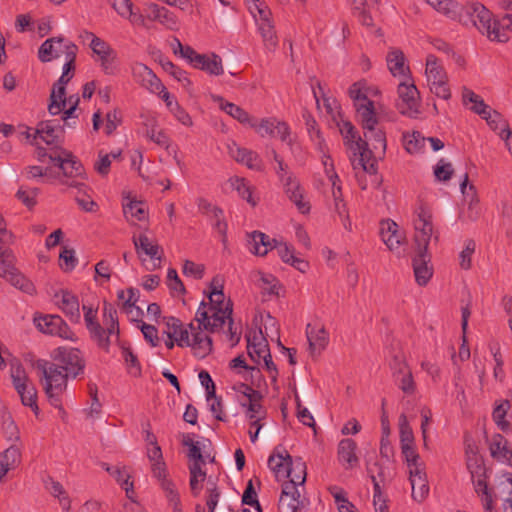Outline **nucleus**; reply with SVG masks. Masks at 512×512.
<instances>
[{
    "instance_id": "1",
    "label": "nucleus",
    "mask_w": 512,
    "mask_h": 512,
    "mask_svg": "<svg viewBox=\"0 0 512 512\" xmlns=\"http://www.w3.org/2000/svg\"><path fill=\"white\" fill-rule=\"evenodd\" d=\"M232 303L227 302L209 304L202 302L196 312L194 322L199 331L205 333L222 331L226 341L231 347L236 346L241 338L242 329L236 325L232 319Z\"/></svg>"
},
{
    "instance_id": "2",
    "label": "nucleus",
    "mask_w": 512,
    "mask_h": 512,
    "mask_svg": "<svg viewBox=\"0 0 512 512\" xmlns=\"http://www.w3.org/2000/svg\"><path fill=\"white\" fill-rule=\"evenodd\" d=\"M362 130L364 138L358 137L356 148H353L355 153H359L357 163L354 161L353 165L354 168L359 165L364 172L375 175L377 161L381 160L386 152V134L380 124Z\"/></svg>"
},
{
    "instance_id": "3",
    "label": "nucleus",
    "mask_w": 512,
    "mask_h": 512,
    "mask_svg": "<svg viewBox=\"0 0 512 512\" xmlns=\"http://www.w3.org/2000/svg\"><path fill=\"white\" fill-rule=\"evenodd\" d=\"M84 321L91 338L98 346L107 350L110 345L119 340V323L116 309L109 303H104L102 324L97 321V309L83 305Z\"/></svg>"
},
{
    "instance_id": "4",
    "label": "nucleus",
    "mask_w": 512,
    "mask_h": 512,
    "mask_svg": "<svg viewBox=\"0 0 512 512\" xmlns=\"http://www.w3.org/2000/svg\"><path fill=\"white\" fill-rule=\"evenodd\" d=\"M465 26L472 25L486 35L491 41L506 42L507 29H502V19H493L492 13L479 2H470L459 9V17L455 20Z\"/></svg>"
},
{
    "instance_id": "5",
    "label": "nucleus",
    "mask_w": 512,
    "mask_h": 512,
    "mask_svg": "<svg viewBox=\"0 0 512 512\" xmlns=\"http://www.w3.org/2000/svg\"><path fill=\"white\" fill-rule=\"evenodd\" d=\"M165 333L167 338H172L180 347H191L194 355L204 358L212 351V340L209 335L199 331L195 322L183 328L181 322L176 318H169L166 323Z\"/></svg>"
},
{
    "instance_id": "6",
    "label": "nucleus",
    "mask_w": 512,
    "mask_h": 512,
    "mask_svg": "<svg viewBox=\"0 0 512 512\" xmlns=\"http://www.w3.org/2000/svg\"><path fill=\"white\" fill-rule=\"evenodd\" d=\"M466 466L470 472L474 490L480 498L484 511L492 512V494L487 485V469L484 460L479 455L478 448L475 444H467L465 449Z\"/></svg>"
},
{
    "instance_id": "7",
    "label": "nucleus",
    "mask_w": 512,
    "mask_h": 512,
    "mask_svg": "<svg viewBox=\"0 0 512 512\" xmlns=\"http://www.w3.org/2000/svg\"><path fill=\"white\" fill-rule=\"evenodd\" d=\"M245 3L256 21L265 48L269 51H274L278 45V38L270 8L265 2L260 0H245Z\"/></svg>"
},
{
    "instance_id": "8",
    "label": "nucleus",
    "mask_w": 512,
    "mask_h": 512,
    "mask_svg": "<svg viewBox=\"0 0 512 512\" xmlns=\"http://www.w3.org/2000/svg\"><path fill=\"white\" fill-rule=\"evenodd\" d=\"M44 376V391L51 405L62 411L61 395L67 387L69 375L61 369L59 364L46 362L42 366Z\"/></svg>"
},
{
    "instance_id": "9",
    "label": "nucleus",
    "mask_w": 512,
    "mask_h": 512,
    "mask_svg": "<svg viewBox=\"0 0 512 512\" xmlns=\"http://www.w3.org/2000/svg\"><path fill=\"white\" fill-rule=\"evenodd\" d=\"M78 47L70 40L58 36L46 39L38 49L41 62L63 58L64 63H75Z\"/></svg>"
},
{
    "instance_id": "10",
    "label": "nucleus",
    "mask_w": 512,
    "mask_h": 512,
    "mask_svg": "<svg viewBox=\"0 0 512 512\" xmlns=\"http://www.w3.org/2000/svg\"><path fill=\"white\" fill-rule=\"evenodd\" d=\"M82 37L90 40L89 47L93 52L95 62L99 64L101 70L106 75L117 74L119 70L117 52L111 45L89 31H84Z\"/></svg>"
},
{
    "instance_id": "11",
    "label": "nucleus",
    "mask_w": 512,
    "mask_h": 512,
    "mask_svg": "<svg viewBox=\"0 0 512 512\" xmlns=\"http://www.w3.org/2000/svg\"><path fill=\"white\" fill-rule=\"evenodd\" d=\"M425 77L427 85L434 95L444 100L450 99L448 75L441 61L433 54H428L426 57Z\"/></svg>"
},
{
    "instance_id": "12",
    "label": "nucleus",
    "mask_w": 512,
    "mask_h": 512,
    "mask_svg": "<svg viewBox=\"0 0 512 512\" xmlns=\"http://www.w3.org/2000/svg\"><path fill=\"white\" fill-rule=\"evenodd\" d=\"M7 244H0V276L9 281L16 288L32 294L34 285L15 267L16 258Z\"/></svg>"
},
{
    "instance_id": "13",
    "label": "nucleus",
    "mask_w": 512,
    "mask_h": 512,
    "mask_svg": "<svg viewBox=\"0 0 512 512\" xmlns=\"http://www.w3.org/2000/svg\"><path fill=\"white\" fill-rule=\"evenodd\" d=\"M414 242L419 251H428V246L432 240H437L438 236L434 230L431 211L425 206H419L415 211L413 219Z\"/></svg>"
},
{
    "instance_id": "14",
    "label": "nucleus",
    "mask_w": 512,
    "mask_h": 512,
    "mask_svg": "<svg viewBox=\"0 0 512 512\" xmlns=\"http://www.w3.org/2000/svg\"><path fill=\"white\" fill-rule=\"evenodd\" d=\"M399 112L408 117H416L420 113V94L412 77L400 80L397 86Z\"/></svg>"
},
{
    "instance_id": "15",
    "label": "nucleus",
    "mask_w": 512,
    "mask_h": 512,
    "mask_svg": "<svg viewBox=\"0 0 512 512\" xmlns=\"http://www.w3.org/2000/svg\"><path fill=\"white\" fill-rule=\"evenodd\" d=\"M253 129L261 137L279 138L282 142L286 143L290 148L294 144V136L292 135L289 125L275 117L262 118L255 121Z\"/></svg>"
},
{
    "instance_id": "16",
    "label": "nucleus",
    "mask_w": 512,
    "mask_h": 512,
    "mask_svg": "<svg viewBox=\"0 0 512 512\" xmlns=\"http://www.w3.org/2000/svg\"><path fill=\"white\" fill-rule=\"evenodd\" d=\"M492 494V512H512V473H504L497 477Z\"/></svg>"
},
{
    "instance_id": "17",
    "label": "nucleus",
    "mask_w": 512,
    "mask_h": 512,
    "mask_svg": "<svg viewBox=\"0 0 512 512\" xmlns=\"http://www.w3.org/2000/svg\"><path fill=\"white\" fill-rule=\"evenodd\" d=\"M379 235L389 251L398 256L401 255L403 247L407 244V237L404 229H402L395 221L385 219L380 222Z\"/></svg>"
},
{
    "instance_id": "18",
    "label": "nucleus",
    "mask_w": 512,
    "mask_h": 512,
    "mask_svg": "<svg viewBox=\"0 0 512 512\" xmlns=\"http://www.w3.org/2000/svg\"><path fill=\"white\" fill-rule=\"evenodd\" d=\"M75 63H64L63 72L58 81L53 85L48 110L52 115H58L66 107V84L74 76Z\"/></svg>"
},
{
    "instance_id": "19",
    "label": "nucleus",
    "mask_w": 512,
    "mask_h": 512,
    "mask_svg": "<svg viewBox=\"0 0 512 512\" xmlns=\"http://www.w3.org/2000/svg\"><path fill=\"white\" fill-rule=\"evenodd\" d=\"M460 189L464 197V208L459 217L464 222H475L481 215L480 200L475 186L472 184L468 185L467 174L464 175Z\"/></svg>"
},
{
    "instance_id": "20",
    "label": "nucleus",
    "mask_w": 512,
    "mask_h": 512,
    "mask_svg": "<svg viewBox=\"0 0 512 512\" xmlns=\"http://www.w3.org/2000/svg\"><path fill=\"white\" fill-rule=\"evenodd\" d=\"M132 241L139 257H141L142 254L149 257L150 262L149 265L146 266L148 270H154L160 267L163 250L155 239L141 233L138 236H133Z\"/></svg>"
},
{
    "instance_id": "21",
    "label": "nucleus",
    "mask_w": 512,
    "mask_h": 512,
    "mask_svg": "<svg viewBox=\"0 0 512 512\" xmlns=\"http://www.w3.org/2000/svg\"><path fill=\"white\" fill-rule=\"evenodd\" d=\"M54 363L71 377H76L84 371V360L78 349L58 348L55 352Z\"/></svg>"
},
{
    "instance_id": "22",
    "label": "nucleus",
    "mask_w": 512,
    "mask_h": 512,
    "mask_svg": "<svg viewBox=\"0 0 512 512\" xmlns=\"http://www.w3.org/2000/svg\"><path fill=\"white\" fill-rule=\"evenodd\" d=\"M284 193L287 198L296 206L301 214H308L311 204L305 189L295 176H286L283 183Z\"/></svg>"
},
{
    "instance_id": "23",
    "label": "nucleus",
    "mask_w": 512,
    "mask_h": 512,
    "mask_svg": "<svg viewBox=\"0 0 512 512\" xmlns=\"http://www.w3.org/2000/svg\"><path fill=\"white\" fill-rule=\"evenodd\" d=\"M49 159L58 166L66 178H74L82 175L83 166L68 150L59 148L49 154Z\"/></svg>"
},
{
    "instance_id": "24",
    "label": "nucleus",
    "mask_w": 512,
    "mask_h": 512,
    "mask_svg": "<svg viewBox=\"0 0 512 512\" xmlns=\"http://www.w3.org/2000/svg\"><path fill=\"white\" fill-rule=\"evenodd\" d=\"M393 376L398 387L407 395L415 392L416 385L412 372L402 356H395L391 362Z\"/></svg>"
},
{
    "instance_id": "25",
    "label": "nucleus",
    "mask_w": 512,
    "mask_h": 512,
    "mask_svg": "<svg viewBox=\"0 0 512 512\" xmlns=\"http://www.w3.org/2000/svg\"><path fill=\"white\" fill-rule=\"evenodd\" d=\"M407 473L411 485V498L416 503L422 504L428 498L430 492L426 467Z\"/></svg>"
},
{
    "instance_id": "26",
    "label": "nucleus",
    "mask_w": 512,
    "mask_h": 512,
    "mask_svg": "<svg viewBox=\"0 0 512 512\" xmlns=\"http://www.w3.org/2000/svg\"><path fill=\"white\" fill-rule=\"evenodd\" d=\"M243 407H246V417L249 421V436L254 443L258 434L263 427L261 421L266 417V411L260 403V399L251 400L250 402H241Z\"/></svg>"
},
{
    "instance_id": "27",
    "label": "nucleus",
    "mask_w": 512,
    "mask_h": 512,
    "mask_svg": "<svg viewBox=\"0 0 512 512\" xmlns=\"http://www.w3.org/2000/svg\"><path fill=\"white\" fill-rule=\"evenodd\" d=\"M54 300L58 308L71 322L79 323L81 319L80 304L76 295L68 290L55 293Z\"/></svg>"
},
{
    "instance_id": "28",
    "label": "nucleus",
    "mask_w": 512,
    "mask_h": 512,
    "mask_svg": "<svg viewBox=\"0 0 512 512\" xmlns=\"http://www.w3.org/2000/svg\"><path fill=\"white\" fill-rule=\"evenodd\" d=\"M348 94L353 100L354 107H357V105L372 103L371 98L380 96L381 92L377 86L362 79L349 87Z\"/></svg>"
},
{
    "instance_id": "29",
    "label": "nucleus",
    "mask_w": 512,
    "mask_h": 512,
    "mask_svg": "<svg viewBox=\"0 0 512 512\" xmlns=\"http://www.w3.org/2000/svg\"><path fill=\"white\" fill-rule=\"evenodd\" d=\"M144 136L155 143L157 146L170 152L171 144L173 143L171 138L167 135L164 129H162L155 117L149 116L143 122Z\"/></svg>"
},
{
    "instance_id": "30",
    "label": "nucleus",
    "mask_w": 512,
    "mask_h": 512,
    "mask_svg": "<svg viewBox=\"0 0 512 512\" xmlns=\"http://www.w3.org/2000/svg\"><path fill=\"white\" fill-rule=\"evenodd\" d=\"M292 459L288 451L282 447L275 448L269 456L268 466L278 481L285 480L289 476L288 469Z\"/></svg>"
},
{
    "instance_id": "31",
    "label": "nucleus",
    "mask_w": 512,
    "mask_h": 512,
    "mask_svg": "<svg viewBox=\"0 0 512 512\" xmlns=\"http://www.w3.org/2000/svg\"><path fill=\"white\" fill-rule=\"evenodd\" d=\"M247 350L250 358L261 365V358L269 357V346L261 330H253L246 336Z\"/></svg>"
},
{
    "instance_id": "32",
    "label": "nucleus",
    "mask_w": 512,
    "mask_h": 512,
    "mask_svg": "<svg viewBox=\"0 0 512 512\" xmlns=\"http://www.w3.org/2000/svg\"><path fill=\"white\" fill-rule=\"evenodd\" d=\"M131 71L134 80L150 92L162 89V83L160 79L145 64L135 62L131 66Z\"/></svg>"
},
{
    "instance_id": "33",
    "label": "nucleus",
    "mask_w": 512,
    "mask_h": 512,
    "mask_svg": "<svg viewBox=\"0 0 512 512\" xmlns=\"http://www.w3.org/2000/svg\"><path fill=\"white\" fill-rule=\"evenodd\" d=\"M146 17L151 21H156L170 30L179 28V20L176 15L167 8L155 3H149L146 6Z\"/></svg>"
},
{
    "instance_id": "34",
    "label": "nucleus",
    "mask_w": 512,
    "mask_h": 512,
    "mask_svg": "<svg viewBox=\"0 0 512 512\" xmlns=\"http://www.w3.org/2000/svg\"><path fill=\"white\" fill-rule=\"evenodd\" d=\"M274 248L281 260L295 268L301 273H306L309 269V263L305 259L301 258L292 245L286 242H277Z\"/></svg>"
},
{
    "instance_id": "35",
    "label": "nucleus",
    "mask_w": 512,
    "mask_h": 512,
    "mask_svg": "<svg viewBox=\"0 0 512 512\" xmlns=\"http://www.w3.org/2000/svg\"><path fill=\"white\" fill-rule=\"evenodd\" d=\"M301 493L299 487L294 484H283L282 492L279 499V511L280 512H299L302 506L300 500Z\"/></svg>"
},
{
    "instance_id": "36",
    "label": "nucleus",
    "mask_w": 512,
    "mask_h": 512,
    "mask_svg": "<svg viewBox=\"0 0 512 512\" xmlns=\"http://www.w3.org/2000/svg\"><path fill=\"white\" fill-rule=\"evenodd\" d=\"M306 337L311 354H320L326 348L329 341L328 333L322 324H308L306 327Z\"/></svg>"
},
{
    "instance_id": "37",
    "label": "nucleus",
    "mask_w": 512,
    "mask_h": 512,
    "mask_svg": "<svg viewBox=\"0 0 512 512\" xmlns=\"http://www.w3.org/2000/svg\"><path fill=\"white\" fill-rule=\"evenodd\" d=\"M430 263V255L428 251L417 250L416 256L413 258V270L415 280L418 285L425 286L433 275L432 266Z\"/></svg>"
},
{
    "instance_id": "38",
    "label": "nucleus",
    "mask_w": 512,
    "mask_h": 512,
    "mask_svg": "<svg viewBox=\"0 0 512 512\" xmlns=\"http://www.w3.org/2000/svg\"><path fill=\"white\" fill-rule=\"evenodd\" d=\"M356 111V119L361 128H369L374 125L380 124L381 105H376L374 102L357 105L354 107Z\"/></svg>"
},
{
    "instance_id": "39",
    "label": "nucleus",
    "mask_w": 512,
    "mask_h": 512,
    "mask_svg": "<svg viewBox=\"0 0 512 512\" xmlns=\"http://www.w3.org/2000/svg\"><path fill=\"white\" fill-rule=\"evenodd\" d=\"M489 450L495 460L512 466V450L504 436L494 434L489 441Z\"/></svg>"
},
{
    "instance_id": "40",
    "label": "nucleus",
    "mask_w": 512,
    "mask_h": 512,
    "mask_svg": "<svg viewBox=\"0 0 512 512\" xmlns=\"http://www.w3.org/2000/svg\"><path fill=\"white\" fill-rule=\"evenodd\" d=\"M462 102L474 113L488 120L491 117V109L483 99L467 87L462 88Z\"/></svg>"
},
{
    "instance_id": "41",
    "label": "nucleus",
    "mask_w": 512,
    "mask_h": 512,
    "mask_svg": "<svg viewBox=\"0 0 512 512\" xmlns=\"http://www.w3.org/2000/svg\"><path fill=\"white\" fill-rule=\"evenodd\" d=\"M386 61L388 69L394 77H398L399 80L411 77L409 67L405 64V56L402 51L398 49L389 51Z\"/></svg>"
},
{
    "instance_id": "42",
    "label": "nucleus",
    "mask_w": 512,
    "mask_h": 512,
    "mask_svg": "<svg viewBox=\"0 0 512 512\" xmlns=\"http://www.w3.org/2000/svg\"><path fill=\"white\" fill-rule=\"evenodd\" d=\"M214 100L219 103V108L233 119L237 120L241 124L248 125L253 128V124L255 123L256 119L252 117L247 111L234 103L225 101L220 96L214 97Z\"/></svg>"
},
{
    "instance_id": "43",
    "label": "nucleus",
    "mask_w": 512,
    "mask_h": 512,
    "mask_svg": "<svg viewBox=\"0 0 512 512\" xmlns=\"http://www.w3.org/2000/svg\"><path fill=\"white\" fill-rule=\"evenodd\" d=\"M277 241L262 232L254 231L248 241L249 251L257 256H265L270 250L274 249Z\"/></svg>"
},
{
    "instance_id": "44",
    "label": "nucleus",
    "mask_w": 512,
    "mask_h": 512,
    "mask_svg": "<svg viewBox=\"0 0 512 512\" xmlns=\"http://www.w3.org/2000/svg\"><path fill=\"white\" fill-rule=\"evenodd\" d=\"M63 128L50 121L41 122L35 129L34 139L40 138L48 145L58 143L63 137Z\"/></svg>"
},
{
    "instance_id": "45",
    "label": "nucleus",
    "mask_w": 512,
    "mask_h": 512,
    "mask_svg": "<svg viewBox=\"0 0 512 512\" xmlns=\"http://www.w3.org/2000/svg\"><path fill=\"white\" fill-rule=\"evenodd\" d=\"M198 209L201 213L209 216L214 221V227L222 236L226 235L227 225L223 221V212L218 207L213 206L206 199L200 198L197 202Z\"/></svg>"
},
{
    "instance_id": "46",
    "label": "nucleus",
    "mask_w": 512,
    "mask_h": 512,
    "mask_svg": "<svg viewBox=\"0 0 512 512\" xmlns=\"http://www.w3.org/2000/svg\"><path fill=\"white\" fill-rule=\"evenodd\" d=\"M253 280L258 288L261 289L263 295H279L281 284L272 274L256 271L253 273Z\"/></svg>"
},
{
    "instance_id": "47",
    "label": "nucleus",
    "mask_w": 512,
    "mask_h": 512,
    "mask_svg": "<svg viewBox=\"0 0 512 512\" xmlns=\"http://www.w3.org/2000/svg\"><path fill=\"white\" fill-rule=\"evenodd\" d=\"M21 459V450L16 445H11L0 454V481H3L6 474L14 469Z\"/></svg>"
},
{
    "instance_id": "48",
    "label": "nucleus",
    "mask_w": 512,
    "mask_h": 512,
    "mask_svg": "<svg viewBox=\"0 0 512 512\" xmlns=\"http://www.w3.org/2000/svg\"><path fill=\"white\" fill-rule=\"evenodd\" d=\"M356 448L357 445L352 439H343L339 442L338 458L346 468H353L358 464Z\"/></svg>"
},
{
    "instance_id": "49",
    "label": "nucleus",
    "mask_w": 512,
    "mask_h": 512,
    "mask_svg": "<svg viewBox=\"0 0 512 512\" xmlns=\"http://www.w3.org/2000/svg\"><path fill=\"white\" fill-rule=\"evenodd\" d=\"M123 213L126 220L131 224L148 219V207L142 201L130 200L128 203H124Z\"/></svg>"
},
{
    "instance_id": "50",
    "label": "nucleus",
    "mask_w": 512,
    "mask_h": 512,
    "mask_svg": "<svg viewBox=\"0 0 512 512\" xmlns=\"http://www.w3.org/2000/svg\"><path fill=\"white\" fill-rule=\"evenodd\" d=\"M109 3L122 18L128 19L132 24L144 25V17L133 12L131 0H109Z\"/></svg>"
},
{
    "instance_id": "51",
    "label": "nucleus",
    "mask_w": 512,
    "mask_h": 512,
    "mask_svg": "<svg viewBox=\"0 0 512 512\" xmlns=\"http://www.w3.org/2000/svg\"><path fill=\"white\" fill-rule=\"evenodd\" d=\"M194 67L214 76H219L224 73L222 59L214 53L209 55L202 54L201 59L198 60Z\"/></svg>"
},
{
    "instance_id": "52",
    "label": "nucleus",
    "mask_w": 512,
    "mask_h": 512,
    "mask_svg": "<svg viewBox=\"0 0 512 512\" xmlns=\"http://www.w3.org/2000/svg\"><path fill=\"white\" fill-rule=\"evenodd\" d=\"M433 10L450 20L459 17V5L454 0H424Z\"/></svg>"
},
{
    "instance_id": "53",
    "label": "nucleus",
    "mask_w": 512,
    "mask_h": 512,
    "mask_svg": "<svg viewBox=\"0 0 512 512\" xmlns=\"http://www.w3.org/2000/svg\"><path fill=\"white\" fill-rule=\"evenodd\" d=\"M137 293H138V291L134 290L132 288H130L126 291H120L118 293V298L124 301V303H123L124 312L132 320H136L142 314L141 309L135 305V303L137 301V298H136Z\"/></svg>"
},
{
    "instance_id": "54",
    "label": "nucleus",
    "mask_w": 512,
    "mask_h": 512,
    "mask_svg": "<svg viewBox=\"0 0 512 512\" xmlns=\"http://www.w3.org/2000/svg\"><path fill=\"white\" fill-rule=\"evenodd\" d=\"M289 481L284 484H294L296 487H302L306 481V464L301 458L292 459L289 466Z\"/></svg>"
},
{
    "instance_id": "55",
    "label": "nucleus",
    "mask_w": 512,
    "mask_h": 512,
    "mask_svg": "<svg viewBox=\"0 0 512 512\" xmlns=\"http://www.w3.org/2000/svg\"><path fill=\"white\" fill-rule=\"evenodd\" d=\"M512 407V396L511 391L508 392L507 398L501 401L493 411V420L497 426L502 430L506 431L510 427L509 421L506 420L507 412Z\"/></svg>"
},
{
    "instance_id": "56",
    "label": "nucleus",
    "mask_w": 512,
    "mask_h": 512,
    "mask_svg": "<svg viewBox=\"0 0 512 512\" xmlns=\"http://www.w3.org/2000/svg\"><path fill=\"white\" fill-rule=\"evenodd\" d=\"M400 448L407 472L426 467L425 462L416 450L415 444Z\"/></svg>"
},
{
    "instance_id": "57",
    "label": "nucleus",
    "mask_w": 512,
    "mask_h": 512,
    "mask_svg": "<svg viewBox=\"0 0 512 512\" xmlns=\"http://www.w3.org/2000/svg\"><path fill=\"white\" fill-rule=\"evenodd\" d=\"M229 184L232 189L237 191L240 197L245 199L252 206H256L258 200L253 197V187L245 178L232 177L229 179Z\"/></svg>"
},
{
    "instance_id": "58",
    "label": "nucleus",
    "mask_w": 512,
    "mask_h": 512,
    "mask_svg": "<svg viewBox=\"0 0 512 512\" xmlns=\"http://www.w3.org/2000/svg\"><path fill=\"white\" fill-rule=\"evenodd\" d=\"M18 393L21 403L24 406L30 407L35 413L38 412L37 405V390L33 382H29L19 388H14Z\"/></svg>"
},
{
    "instance_id": "59",
    "label": "nucleus",
    "mask_w": 512,
    "mask_h": 512,
    "mask_svg": "<svg viewBox=\"0 0 512 512\" xmlns=\"http://www.w3.org/2000/svg\"><path fill=\"white\" fill-rule=\"evenodd\" d=\"M45 488L48 490V492L53 497L58 498L59 504L63 510L68 511L70 509V507H71L70 498L60 482L55 481L52 478H49L45 482Z\"/></svg>"
},
{
    "instance_id": "60",
    "label": "nucleus",
    "mask_w": 512,
    "mask_h": 512,
    "mask_svg": "<svg viewBox=\"0 0 512 512\" xmlns=\"http://www.w3.org/2000/svg\"><path fill=\"white\" fill-rule=\"evenodd\" d=\"M189 473H190V489L194 496H198L202 490L203 482L206 479V472L202 470V465L200 463H190L189 464Z\"/></svg>"
},
{
    "instance_id": "61",
    "label": "nucleus",
    "mask_w": 512,
    "mask_h": 512,
    "mask_svg": "<svg viewBox=\"0 0 512 512\" xmlns=\"http://www.w3.org/2000/svg\"><path fill=\"white\" fill-rule=\"evenodd\" d=\"M159 486L164 492L168 503L172 506L173 511L182 512L180 494L173 480L170 479L164 481L163 483H160Z\"/></svg>"
},
{
    "instance_id": "62",
    "label": "nucleus",
    "mask_w": 512,
    "mask_h": 512,
    "mask_svg": "<svg viewBox=\"0 0 512 512\" xmlns=\"http://www.w3.org/2000/svg\"><path fill=\"white\" fill-rule=\"evenodd\" d=\"M181 443L182 445L188 447L187 456L192 461V463H200V465L205 463L200 443L198 441H194L191 434H182Z\"/></svg>"
},
{
    "instance_id": "63",
    "label": "nucleus",
    "mask_w": 512,
    "mask_h": 512,
    "mask_svg": "<svg viewBox=\"0 0 512 512\" xmlns=\"http://www.w3.org/2000/svg\"><path fill=\"white\" fill-rule=\"evenodd\" d=\"M426 138L420 132H412L404 135V147L410 154H417L423 151Z\"/></svg>"
},
{
    "instance_id": "64",
    "label": "nucleus",
    "mask_w": 512,
    "mask_h": 512,
    "mask_svg": "<svg viewBox=\"0 0 512 512\" xmlns=\"http://www.w3.org/2000/svg\"><path fill=\"white\" fill-rule=\"evenodd\" d=\"M10 378L14 388H19L20 386L31 382L24 366L18 361L11 363Z\"/></svg>"
}]
</instances>
